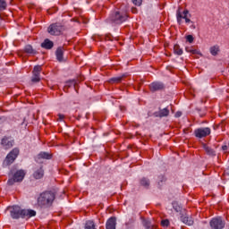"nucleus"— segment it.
<instances>
[{"label":"nucleus","instance_id":"412c9836","mask_svg":"<svg viewBox=\"0 0 229 229\" xmlns=\"http://www.w3.org/2000/svg\"><path fill=\"white\" fill-rule=\"evenodd\" d=\"M25 53H28L29 55H37V51L33 49V47L31 45H27L24 48Z\"/></svg>","mask_w":229,"mask_h":229},{"label":"nucleus","instance_id":"c9c22d12","mask_svg":"<svg viewBox=\"0 0 229 229\" xmlns=\"http://www.w3.org/2000/svg\"><path fill=\"white\" fill-rule=\"evenodd\" d=\"M175 117H182V112L178 111V112L175 114Z\"/></svg>","mask_w":229,"mask_h":229},{"label":"nucleus","instance_id":"dca6fc26","mask_svg":"<svg viewBox=\"0 0 229 229\" xmlns=\"http://www.w3.org/2000/svg\"><path fill=\"white\" fill-rule=\"evenodd\" d=\"M55 43H53L49 38H46L44 42L41 43V47H43V49H53Z\"/></svg>","mask_w":229,"mask_h":229},{"label":"nucleus","instance_id":"72a5a7b5","mask_svg":"<svg viewBox=\"0 0 229 229\" xmlns=\"http://www.w3.org/2000/svg\"><path fill=\"white\" fill-rule=\"evenodd\" d=\"M190 52H191L192 55H199V51H198L197 49H191Z\"/></svg>","mask_w":229,"mask_h":229},{"label":"nucleus","instance_id":"c85d7f7f","mask_svg":"<svg viewBox=\"0 0 229 229\" xmlns=\"http://www.w3.org/2000/svg\"><path fill=\"white\" fill-rule=\"evenodd\" d=\"M31 81L32 83H38V81H40V77L32 75Z\"/></svg>","mask_w":229,"mask_h":229},{"label":"nucleus","instance_id":"7ed1b4c3","mask_svg":"<svg viewBox=\"0 0 229 229\" xmlns=\"http://www.w3.org/2000/svg\"><path fill=\"white\" fill-rule=\"evenodd\" d=\"M128 19V14L124 12L115 11L112 13L106 19V22L111 24H123Z\"/></svg>","mask_w":229,"mask_h":229},{"label":"nucleus","instance_id":"9b49d317","mask_svg":"<svg viewBox=\"0 0 229 229\" xmlns=\"http://www.w3.org/2000/svg\"><path fill=\"white\" fill-rule=\"evenodd\" d=\"M53 156L47 152H40L37 157H36V162L38 164H42V160H51Z\"/></svg>","mask_w":229,"mask_h":229},{"label":"nucleus","instance_id":"f8f14e48","mask_svg":"<svg viewBox=\"0 0 229 229\" xmlns=\"http://www.w3.org/2000/svg\"><path fill=\"white\" fill-rule=\"evenodd\" d=\"M181 221L188 226H192V225H194V218L187 214L181 216Z\"/></svg>","mask_w":229,"mask_h":229},{"label":"nucleus","instance_id":"f704fd0d","mask_svg":"<svg viewBox=\"0 0 229 229\" xmlns=\"http://www.w3.org/2000/svg\"><path fill=\"white\" fill-rule=\"evenodd\" d=\"M135 220L133 219H130L128 222H126V226H128L129 225H132V223H134Z\"/></svg>","mask_w":229,"mask_h":229},{"label":"nucleus","instance_id":"cd10ccee","mask_svg":"<svg viewBox=\"0 0 229 229\" xmlns=\"http://www.w3.org/2000/svg\"><path fill=\"white\" fill-rule=\"evenodd\" d=\"M6 10V1L0 0V11Z\"/></svg>","mask_w":229,"mask_h":229},{"label":"nucleus","instance_id":"423d86ee","mask_svg":"<svg viewBox=\"0 0 229 229\" xmlns=\"http://www.w3.org/2000/svg\"><path fill=\"white\" fill-rule=\"evenodd\" d=\"M47 31L50 35H61L64 31V26L60 23H53L48 27Z\"/></svg>","mask_w":229,"mask_h":229},{"label":"nucleus","instance_id":"1a4fd4ad","mask_svg":"<svg viewBox=\"0 0 229 229\" xmlns=\"http://www.w3.org/2000/svg\"><path fill=\"white\" fill-rule=\"evenodd\" d=\"M209 133H210V128L208 127L199 128L194 131V135L198 139H203L204 137H208Z\"/></svg>","mask_w":229,"mask_h":229},{"label":"nucleus","instance_id":"7c9ffc66","mask_svg":"<svg viewBox=\"0 0 229 229\" xmlns=\"http://www.w3.org/2000/svg\"><path fill=\"white\" fill-rule=\"evenodd\" d=\"M133 4L136 6H140L142 4V0H131Z\"/></svg>","mask_w":229,"mask_h":229},{"label":"nucleus","instance_id":"a878e982","mask_svg":"<svg viewBox=\"0 0 229 229\" xmlns=\"http://www.w3.org/2000/svg\"><path fill=\"white\" fill-rule=\"evenodd\" d=\"M85 229H96V225L94 221H87L85 225Z\"/></svg>","mask_w":229,"mask_h":229},{"label":"nucleus","instance_id":"a211bd4d","mask_svg":"<svg viewBox=\"0 0 229 229\" xmlns=\"http://www.w3.org/2000/svg\"><path fill=\"white\" fill-rule=\"evenodd\" d=\"M33 177L36 180H40V178L44 177V169L42 168V166H40L39 168H38L37 170H35L34 174H33Z\"/></svg>","mask_w":229,"mask_h":229},{"label":"nucleus","instance_id":"39448f33","mask_svg":"<svg viewBox=\"0 0 229 229\" xmlns=\"http://www.w3.org/2000/svg\"><path fill=\"white\" fill-rule=\"evenodd\" d=\"M24 176H26V173L23 170H18L7 182V185H13V183H17L19 182H22L24 180Z\"/></svg>","mask_w":229,"mask_h":229},{"label":"nucleus","instance_id":"f3484780","mask_svg":"<svg viewBox=\"0 0 229 229\" xmlns=\"http://www.w3.org/2000/svg\"><path fill=\"white\" fill-rule=\"evenodd\" d=\"M56 59L58 62H64V47H59L55 51Z\"/></svg>","mask_w":229,"mask_h":229},{"label":"nucleus","instance_id":"f257e3e1","mask_svg":"<svg viewBox=\"0 0 229 229\" xmlns=\"http://www.w3.org/2000/svg\"><path fill=\"white\" fill-rule=\"evenodd\" d=\"M35 216H37V211L33 209H22L19 206H13L11 208V217L13 219H20V217L30 219V217H35Z\"/></svg>","mask_w":229,"mask_h":229},{"label":"nucleus","instance_id":"9d476101","mask_svg":"<svg viewBox=\"0 0 229 229\" xmlns=\"http://www.w3.org/2000/svg\"><path fill=\"white\" fill-rule=\"evenodd\" d=\"M165 86L160 81H154L149 85L151 92H157L158 90H164Z\"/></svg>","mask_w":229,"mask_h":229},{"label":"nucleus","instance_id":"2eb2a0df","mask_svg":"<svg viewBox=\"0 0 229 229\" xmlns=\"http://www.w3.org/2000/svg\"><path fill=\"white\" fill-rule=\"evenodd\" d=\"M128 74L127 73H123L121 76L118 77H113L111 79H109L108 83H122L123 81L124 80V78H127Z\"/></svg>","mask_w":229,"mask_h":229},{"label":"nucleus","instance_id":"6ab92c4d","mask_svg":"<svg viewBox=\"0 0 229 229\" xmlns=\"http://www.w3.org/2000/svg\"><path fill=\"white\" fill-rule=\"evenodd\" d=\"M150 181L149 179L143 177L140 180V185H141V187H145V189H149V185H150Z\"/></svg>","mask_w":229,"mask_h":229},{"label":"nucleus","instance_id":"58836bf2","mask_svg":"<svg viewBox=\"0 0 229 229\" xmlns=\"http://www.w3.org/2000/svg\"><path fill=\"white\" fill-rule=\"evenodd\" d=\"M64 114H59V119H60V121H62L63 119H64Z\"/></svg>","mask_w":229,"mask_h":229},{"label":"nucleus","instance_id":"f03ea898","mask_svg":"<svg viewBox=\"0 0 229 229\" xmlns=\"http://www.w3.org/2000/svg\"><path fill=\"white\" fill-rule=\"evenodd\" d=\"M55 192L51 191H47L42 192L39 197L38 198V205L39 207H51L53 205V201H55Z\"/></svg>","mask_w":229,"mask_h":229},{"label":"nucleus","instance_id":"4c0bfd02","mask_svg":"<svg viewBox=\"0 0 229 229\" xmlns=\"http://www.w3.org/2000/svg\"><path fill=\"white\" fill-rule=\"evenodd\" d=\"M131 12H132V13H137V8L132 7V8H131Z\"/></svg>","mask_w":229,"mask_h":229},{"label":"nucleus","instance_id":"473e14b6","mask_svg":"<svg viewBox=\"0 0 229 229\" xmlns=\"http://www.w3.org/2000/svg\"><path fill=\"white\" fill-rule=\"evenodd\" d=\"M143 225L145 226V228H148L151 225V222L149 221H144Z\"/></svg>","mask_w":229,"mask_h":229},{"label":"nucleus","instance_id":"4468645a","mask_svg":"<svg viewBox=\"0 0 229 229\" xmlns=\"http://www.w3.org/2000/svg\"><path fill=\"white\" fill-rule=\"evenodd\" d=\"M169 113H170L169 107H165L163 109H159L158 112H155L154 115L155 117H160V118L167 117L169 115Z\"/></svg>","mask_w":229,"mask_h":229},{"label":"nucleus","instance_id":"c756f323","mask_svg":"<svg viewBox=\"0 0 229 229\" xmlns=\"http://www.w3.org/2000/svg\"><path fill=\"white\" fill-rule=\"evenodd\" d=\"M186 40L190 42V44H192V42H194V37H192V35H188Z\"/></svg>","mask_w":229,"mask_h":229},{"label":"nucleus","instance_id":"ddd939ff","mask_svg":"<svg viewBox=\"0 0 229 229\" xmlns=\"http://www.w3.org/2000/svg\"><path fill=\"white\" fill-rule=\"evenodd\" d=\"M1 144L4 149H10V148H13V140H10V138L4 137L2 139Z\"/></svg>","mask_w":229,"mask_h":229},{"label":"nucleus","instance_id":"e433bc0d","mask_svg":"<svg viewBox=\"0 0 229 229\" xmlns=\"http://www.w3.org/2000/svg\"><path fill=\"white\" fill-rule=\"evenodd\" d=\"M222 149H223V151H227L228 146H226V145L222 146Z\"/></svg>","mask_w":229,"mask_h":229},{"label":"nucleus","instance_id":"0eeeda50","mask_svg":"<svg viewBox=\"0 0 229 229\" xmlns=\"http://www.w3.org/2000/svg\"><path fill=\"white\" fill-rule=\"evenodd\" d=\"M211 229H223L225 228V221L221 217H215L209 223Z\"/></svg>","mask_w":229,"mask_h":229},{"label":"nucleus","instance_id":"393cba45","mask_svg":"<svg viewBox=\"0 0 229 229\" xmlns=\"http://www.w3.org/2000/svg\"><path fill=\"white\" fill-rule=\"evenodd\" d=\"M210 53L213 56H216V55L219 53V47L217 46L211 47Z\"/></svg>","mask_w":229,"mask_h":229},{"label":"nucleus","instance_id":"a19ab883","mask_svg":"<svg viewBox=\"0 0 229 229\" xmlns=\"http://www.w3.org/2000/svg\"><path fill=\"white\" fill-rule=\"evenodd\" d=\"M155 228V225H151L149 227H147V229H153Z\"/></svg>","mask_w":229,"mask_h":229},{"label":"nucleus","instance_id":"2f4dec72","mask_svg":"<svg viewBox=\"0 0 229 229\" xmlns=\"http://www.w3.org/2000/svg\"><path fill=\"white\" fill-rule=\"evenodd\" d=\"M161 225L163 226H169V221L167 219L162 220Z\"/></svg>","mask_w":229,"mask_h":229},{"label":"nucleus","instance_id":"aec40b11","mask_svg":"<svg viewBox=\"0 0 229 229\" xmlns=\"http://www.w3.org/2000/svg\"><path fill=\"white\" fill-rule=\"evenodd\" d=\"M203 149H205L207 155H209L210 157H216V151L212 149V148L208 147L207 144H203Z\"/></svg>","mask_w":229,"mask_h":229},{"label":"nucleus","instance_id":"ea45409f","mask_svg":"<svg viewBox=\"0 0 229 229\" xmlns=\"http://www.w3.org/2000/svg\"><path fill=\"white\" fill-rule=\"evenodd\" d=\"M155 228V225H151L149 227H147V229H153Z\"/></svg>","mask_w":229,"mask_h":229},{"label":"nucleus","instance_id":"79ce46f5","mask_svg":"<svg viewBox=\"0 0 229 229\" xmlns=\"http://www.w3.org/2000/svg\"><path fill=\"white\" fill-rule=\"evenodd\" d=\"M192 30H196V25H191Z\"/></svg>","mask_w":229,"mask_h":229},{"label":"nucleus","instance_id":"bb28decb","mask_svg":"<svg viewBox=\"0 0 229 229\" xmlns=\"http://www.w3.org/2000/svg\"><path fill=\"white\" fill-rule=\"evenodd\" d=\"M174 52L175 53V55H183V50H182V48H180L179 45H174Z\"/></svg>","mask_w":229,"mask_h":229},{"label":"nucleus","instance_id":"b1692460","mask_svg":"<svg viewBox=\"0 0 229 229\" xmlns=\"http://www.w3.org/2000/svg\"><path fill=\"white\" fill-rule=\"evenodd\" d=\"M71 87H76V81H69L66 82L64 90L65 92V90H67L68 89H71Z\"/></svg>","mask_w":229,"mask_h":229},{"label":"nucleus","instance_id":"20e7f679","mask_svg":"<svg viewBox=\"0 0 229 229\" xmlns=\"http://www.w3.org/2000/svg\"><path fill=\"white\" fill-rule=\"evenodd\" d=\"M176 17H177V22L178 24H182V19H184L186 23L191 22V19L189 17H191V13H189V10L185 9L182 13V8H179L176 12Z\"/></svg>","mask_w":229,"mask_h":229},{"label":"nucleus","instance_id":"4be33fe9","mask_svg":"<svg viewBox=\"0 0 229 229\" xmlns=\"http://www.w3.org/2000/svg\"><path fill=\"white\" fill-rule=\"evenodd\" d=\"M42 71V67L41 66H35L32 72V76H38L40 77V72Z\"/></svg>","mask_w":229,"mask_h":229},{"label":"nucleus","instance_id":"6e6552de","mask_svg":"<svg viewBox=\"0 0 229 229\" xmlns=\"http://www.w3.org/2000/svg\"><path fill=\"white\" fill-rule=\"evenodd\" d=\"M19 148H13L6 157L5 162L7 163V165H10L11 164H13L15 162V158L19 157Z\"/></svg>","mask_w":229,"mask_h":229},{"label":"nucleus","instance_id":"5701e85b","mask_svg":"<svg viewBox=\"0 0 229 229\" xmlns=\"http://www.w3.org/2000/svg\"><path fill=\"white\" fill-rule=\"evenodd\" d=\"M172 205H173V208L175 210V212L181 213L182 210H183L182 206L177 201L173 202Z\"/></svg>","mask_w":229,"mask_h":229},{"label":"nucleus","instance_id":"37998d69","mask_svg":"<svg viewBox=\"0 0 229 229\" xmlns=\"http://www.w3.org/2000/svg\"><path fill=\"white\" fill-rule=\"evenodd\" d=\"M162 180H164V176H162Z\"/></svg>","mask_w":229,"mask_h":229}]
</instances>
